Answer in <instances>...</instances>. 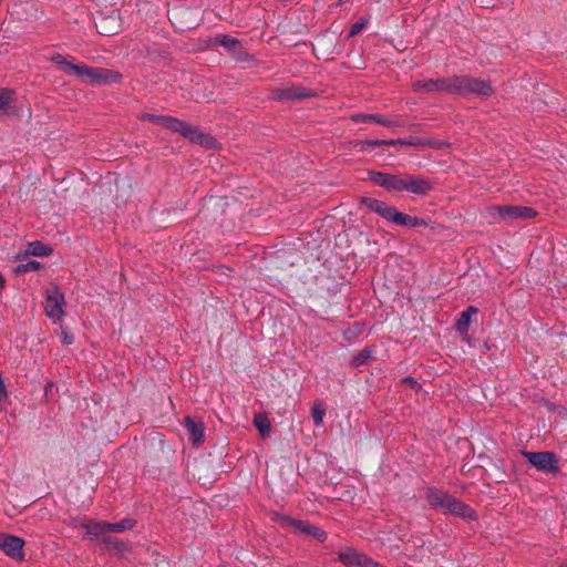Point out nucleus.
Wrapping results in <instances>:
<instances>
[{
    "instance_id": "obj_20",
    "label": "nucleus",
    "mask_w": 567,
    "mask_h": 567,
    "mask_svg": "<svg viewBox=\"0 0 567 567\" xmlns=\"http://www.w3.org/2000/svg\"><path fill=\"white\" fill-rule=\"evenodd\" d=\"M477 308L474 306L467 307L464 311L461 312L460 317L455 322V329L460 333H467L472 320V316L477 313Z\"/></svg>"
},
{
    "instance_id": "obj_10",
    "label": "nucleus",
    "mask_w": 567,
    "mask_h": 567,
    "mask_svg": "<svg viewBox=\"0 0 567 567\" xmlns=\"http://www.w3.org/2000/svg\"><path fill=\"white\" fill-rule=\"evenodd\" d=\"M24 540L16 535L0 533V550L14 560H24Z\"/></svg>"
},
{
    "instance_id": "obj_1",
    "label": "nucleus",
    "mask_w": 567,
    "mask_h": 567,
    "mask_svg": "<svg viewBox=\"0 0 567 567\" xmlns=\"http://www.w3.org/2000/svg\"><path fill=\"white\" fill-rule=\"evenodd\" d=\"M138 118L144 122H150L155 125L166 127L173 133H178L183 137L190 142L204 146L209 150H215L218 146V142L215 137L209 134L202 132L197 126L187 123L177 117L168 115H157L153 113H141Z\"/></svg>"
},
{
    "instance_id": "obj_7",
    "label": "nucleus",
    "mask_w": 567,
    "mask_h": 567,
    "mask_svg": "<svg viewBox=\"0 0 567 567\" xmlns=\"http://www.w3.org/2000/svg\"><path fill=\"white\" fill-rule=\"evenodd\" d=\"M415 93H436L453 95V75L449 78L416 80L412 83Z\"/></svg>"
},
{
    "instance_id": "obj_6",
    "label": "nucleus",
    "mask_w": 567,
    "mask_h": 567,
    "mask_svg": "<svg viewBox=\"0 0 567 567\" xmlns=\"http://www.w3.org/2000/svg\"><path fill=\"white\" fill-rule=\"evenodd\" d=\"M488 214L494 219L511 223L514 220H525L534 218L536 216V210L526 206L493 205L488 207Z\"/></svg>"
},
{
    "instance_id": "obj_18",
    "label": "nucleus",
    "mask_w": 567,
    "mask_h": 567,
    "mask_svg": "<svg viewBox=\"0 0 567 567\" xmlns=\"http://www.w3.org/2000/svg\"><path fill=\"white\" fill-rule=\"evenodd\" d=\"M274 519L280 523H285L289 526H291L296 532H299L305 535H309L310 527L312 524H310L308 520H301V519H295L290 516L282 515L279 513L274 514Z\"/></svg>"
},
{
    "instance_id": "obj_29",
    "label": "nucleus",
    "mask_w": 567,
    "mask_h": 567,
    "mask_svg": "<svg viewBox=\"0 0 567 567\" xmlns=\"http://www.w3.org/2000/svg\"><path fill=\"white\" fill-rule=\"evenodd\" d=\"M369 23V20L365 18H361L359 21L354 22L349 31L348 37L353 38L357 35L363 28H365Z\"/></svg>"
},
{
    "instance_id": "obj_21",
    "label": "nucleus",
    "mask_w": 567,
    "mask_h": 567,
    "mask_svg": "<svg viewBox=\"0 0 567 567\" xmlns=\"http://www.w3.org/2000/svg\"><path fill=\"white\" fill-rule=\"evenodd\" d=\"M185 426L192 437V441L195 444L200 443L203 441L204 430L202 423H197L196 421L187 416L185 419Z\"/></svg>"
},
{
    "instance_id": "obj_32",
    "label": "nucleus",
    "mask_w": 567,
    "mask_h": 567,
    "mask_svg": "<svg viewBox=\"0 0 567 567\" xmlns=\"http://www.w3.org/2000/svg\"><path fill=\"white\" fill-rule=\"evenodd\" d=\"M254 424L256 425V427L259 430V432L261 434L270 431V425H269L267 419H261L259 416H256L254 420Z\"/></svg>"
},
{
    "instance_id": "obj_14",
    "label": "nucleus",
    "mask_w": 567,
    "mask_h": 567,
    "mask_svg": "<svg viewBox=\"0 0 567 567\" xmlns=\"http://www.w3.org/2000/svg\"><path fill=\"white\" fill-rule=\"evenodd\" d=\"M310 96V92L301 86H287L274 91L277 101H298Z\"/></svg>"
},
{
    "instance_id": "obj_24",
    "label": "nucleus",
    "mask_w": 567,
    "mask_h": 567,
    "mask_svg": "<svg viewBox=\"0 0 567 567\" xmlns=\"http://www.w3.org/2000/svg\"><path fill=\"white\" fill-rule=\"evenodd\" d=\"M372 349L364 348L361 351L354 353L351 359V364L354 367H360L365 364L372 357Z\"/></svg>"
},
{
    "instance_id": "obj_22",
    "label": "nucleus",
    "mask_w": 567,
    "mask_h": 567,
    "mask_svg": "<svg viewBox=\"0 0 567 567\" xmlns=\"http://www.w3.org/2000/svg\"><path fill=\"white\" fill-rule=\"evenodd\" d=\"M350 144L357 152H370L374 147L385 145V142L384 140H354Z\"/></svg>"
},
{
    "instance_id": "obj_30",
    "label": "nucleus",
    "mask_w": 567,
    "mask_h": 567,
    "mask_svg": "<svg viewBox=\"0 0 567 567\" xmlns=\"http://www.w3.org/2000/svg\"><path fill=\"white\" fill-rule=\"evenodd\" d=\"M308 536L319 540L320 543H323L328 537L327 533L316 525H311Z\"/></svg>"
},
{
    "instance_id": "obj_15",
    "label": "nucleus",
    "mask_w": 567,
    "mask_h": 567,
    "mask_svg": "<svg viewBox=\"0 0 567 567\" xmlns=\"http://www.w3.org/2000/svg\"><path fill=\"white\" fill-rule=\"evenodd\" d=\"M350 118L352 122L355 123H375L379 125H383L385 127L401 126V123L399 121L389 120L382 114L355 113L352 114Z\"/></svg>"
},
{
    "instance_id": "obj_36",
    "label": "nucleus",
    "mask_w": 567,
    "mask_h": 567,
    "mask_svg": "<svg viewBox=\"0 0 567 567\" xmlns=\"http://www.w3.org/2000/svg\"><path fill=\"white\" fill-rule=\"evenodd\" d=\"M9 103V96L7 92L0 90V107L7 105Z\"/></svg>"
},
{
    "instance_id": "obj_2",
    "label": "nucleus",
    "mask_w": 567,
    "mask_h": 567,
    "mask_svg": "<svg viewBox=\"0 0 567 567\" xmlns=\"http://www.w3.org/2000/svg\"><path fill=\"white\" fill-rule=\"evenodd\" d=\"M52 61L62 70L70 72L92 85H109L117 83L122 75L111 69L93 68L86 64H73L60 54L52 56Z\"/></svg>"
},
{
    "instance_id": "obj_5",
    "label": "nucleus",
    "mask_w": 567,
    "mask_h": 567,
    "mask_svg": "<svg viewBox=\"0 0 567 567\" xmlns=\"http://www.w3.org/2000/svg\"><path fill=\"white\" fill-rule=\"evenodd\" d=\"M45 315L51 319L53 323H60L65 316V298L62 290L53 285L45 290L44 301Z\"/></svg>"
},
{
    "instance_id": "obj_16",
    "label": "nucleus",
    "mask_w": 567,
    "mask_h": 567,
    "mask_svg": "<svg viewBox=\"0 0 567 567\" xmlns=\"http://www.w3.org/2000/svg\"><path fill=\"white\" fill-rule=\"evenodd\" d=\"M367 555L359 553L353 547L341 549L338 554V560L347 567H362Z\"/></svg>"
},
{
    "instance_id": "obj_23",
    "label": "nucleus",
    "mask_w": 567,
    "mask_h": 567,
    "mask_svg": "<svg viewBox=\"0 0 567 567\" xmlns=\"http://www.w3.org/2000/svg\"><path fill=\"white\" fill-rule=\"evenodd\" d=\"M52 252V248L43 244L42 241L34 240L28 244L27 254L35 257L49 256Z\"/></svg>"
},
{
    "instance_id": "obj_27",
    "label": "nucleus",
    "mask_w": 567,
    "mask_h": 567,
    "mask_svg": "<svg viewBox=\"0 0 567 567\" xmlns=\"http://www.w3.org/2000/svg\"><path fill=\"white\" fill-rule=\"evenodd\" d=\"M39 268H40V262L39 261L29 260L27 262L18 265L13 269V272H14L16 276H20V275H23V274H27V272H30V271L38 270Z\"/></svg>"
},
{
    "instance_id": "obj_12",
    "label": "nucleus",
    "mask_w": 567,
    "mask_h": 567,
    "mask_svg": "<svg viewBox=\"0 0 567 567\" xmlns=\"http://www.w3.org/2000/svg\"><path fill=\"white\" fill-rule=\"evenodd\" d=\"M214 43L227 49L228 53L236 60H244V58L247 56L241 42L237 38L219 34L214 38Z\"/></svg>"
},
{
    "instance_id": "obj_13",
    "label": "nucleus",
    "mask_w": 567,
    "mask_h": 567,
    "mask_svg": "<svg viewBox=\"0 0 567 567\" xmlns=\"http://www.w3.org/2000/svg\"><path fill=\"white\" fill-rule=\"evenodd\" d=\"M444 512L462 518L476 519L475 511L453 495L450 496Z\"/></svg>"
},
{
    "instance_id": "obj_37",
    "label": "nucleus",
    "mask_w": 567,
    "mask_h": 567,
    "mask_svg": "<svg viewBox=\"0 0 567 567\" xmlns=\"http://www.w3.org/2000/svg\"><path fill=\"white\" fill-rule=\"evenodd\" d=\"M73 340H74V339H73V336H71V334H69V333H66V332H63V339H62V341H63V343H64V344H68V346H69V344H72V343H73Z\"/></svg>"
},
{
    "instance_id": "obj_11",
    "label": "nucleus",
    "mask_w": 567,
    "mask_h": 567,
    "mask_svg": "<svg viewBox=\"0 0 567 567\" xmlns=\"http://www.w3.org/2000/svg\"><path fill=\"white\" fill-rule=\"evenodd\" d=\"M404 190L419 196H426L433 189V183L424 177L406 174Z\"/></svg>"
},
{
    "instance_id": "obj_3",
    "label": "nucleus",
    "mask_w": 567,
    "mask_h": 567,
    "mask_svg": "<svg viewBox=\"0 0 567 567\" xmlns=\"http://www.w3.org/2000/svg\"><path fill=\"white\" fill-rule=\"evenodd\" d=\"M362 204L371 212L378 214L386 221L393 223L400 226L408 227H426L429 221L415 216H410L404 213L396 210L394 206L386 204L383 200L365 197Z\"/></svg>"
},
{
    "instance_id": "obj_19",
    "label": "nucleus",
    "mask_w": 567,
    "mask_h": 567,
    "mask_svg": "<svg viewBox=\"0 0 567 567\" xmlns=\"http://www.w3.org/2000/svg\"><path fill=\"white\" fill-rule=\"evenodd\" d=\"M274 519L280 523H285L289 526H291L296 532H299L305 535H309L310 527L312 524H310L308 520H301V519H295L290 516L282 515L279 513L274 514Z\"/></svg>"
},
{
    "instance_id": "obj_33",
    "label": "nucleus",
    "mask_w": 567,
    "mask_h": 567,
    "mask_svg": "<svg viewBox=\"0 0 567 567\" xmlns=\"http://www.w3.org/2000/svg\"><path fill=\"white\" fill-rule=\"evenodd\" d=\"M362 332V327L359 323H354L352 328H349L343 332V337L346 340L350 341L352 336Z\"/></svg>"
},
{
    "instance_id": "obj_26",
    "label": "nucleus",
    "mask_w": 567,
    "mask_h": 567,
    "mask_svg": "<svg viewBox=\"0 0 567 567\" xmlns=\"http://www.w3.org/2000/svg\"><path fill=\"white\" fill-rule=\"evenodd\" d=\"M109 523L101 522L95 523L86 526V532L92 538H97L106 533H110L109 529H106V526Z\"/></svg>"
},
{
    "instance_id": "obj_38",
    "label": "nucleus",
    "mask_w": 567,
    "mask_h": 567,
    "mask_svg": "<svg viewBox=\"0 0 567 567\" xmlns=\"http://www.w3.org/2000/svg\"><path fill=\"white\" fill-rule=\"evenodd\" d=\"M4 278L2 277V275H0V289L4 287Z\"/></svg>"
},
{
    "instance_id": "obj_31",
    "label": "nucleus",
    "mask_w": 567,
    "mask_h": 567,
    "mask_svg": "<svg viewBox=\"0 0 567 567\" xmlns=\"http://www.w3.org/2000/svg\"><path fill=\"white\" fill-rule=\"evenodd\" d=\"M324 410L320 408L319 405H315L312 408V417L316 426H322L323 425V416H324Z\"/></svg>"
},
{
    "instance_id": "obj_39",
    "label": "nucleus",
    "mask_w": 567,
    "mask_h": 567,
    "mask_svg": "<svg viewBox=\"0 0 567 567\" xmlns=\"http://www.w3.org/2000/svg\"><path fill=\"white\" fill-rule=\"evenodd\" d=\"M348 1H349V0H339V1H338V6H342V4H344L346 2H348Z\"/></svg>"
},
{
    "instance_id": "obj_34",
    "label": "nucleus",
    "mask_w": 567,
    "mask_h": 567,
    "mask_svg": "<svg viewBox=\"0 0 567 567\" xmlns=\"http://www.w3.org/2000/svg\"><path fill=\"white\" fill-rule=\"evenodd\" d=\"M103 542L114 549L121 550L123 548V543L118 538L104 537Z\"/></svg>"
},
{
    "instance_id": "obj_17",
    "label": "nucleus",
    "mask_w": 567,
    "mask_h": 567,
    "mask_svg": "<svg viewBox=\"0 0 567 567\" xmlns=\"http://www.w3.org/2000/svg\"><path fill=\"white\" fill-rule=\"evenodd\" d=\"M450 496L451 494L436 487H427L425 491L426 502L433 508H440L444 511Z\"/></svg>"
},
{
    "instance_id": "obj_35",
    "label": "nucleus",
    "mask_w": 567,
    "mask_h": 567,
    "mask_svg": "<svg viewBox=\"0 0 567 567\" xmlns=\"http://www.w3.org/2000/svg\"><path fill=\"white\" fill-rule=\"evenodd\" d=\"M403 384L409 385L411 389H414L415 391L421 390V384L411 375L404 377L401 381Z\"/></svg>"
},
{
    "instance_id": "obj_8",
    "label": "nucleus",
    "mask_w": 567,
    "mask_h": 567,
    "mask_svg": "<svg viewBox=\"0 0 567 567\" xmlns=\"http://www.w3.org/2000/svg\"><path fill=\"white\" fill-rule=\"evenodd\" d=\"M406 174H390L386 172L371 171L369 172V179L377 186L384 188L388 192H403L405 185Z\"/></svg>"
},
{
    "instance_id": "obj_4",
    "label": "nucleus",
    "mask_w": 567,
    "mask_h": 567,
    "mask_svg": "<svg viewBox=\"0 0 567 567\" xmlns=\"http://www.w3.org/2000/svg\"><path fill=\"white\" fill-rule=\"evenodd\" d=\"M493 93L488 80L476 79L471 75H453V95L463 97L489 96Z\"/></svg>"
},
{
    "instance_id": "obj_9",
    "label": "nucleus",
    "mask_w": 567,
    "mask_h": 567,
    "mask_svg": "<svg viewBox=\"0 0 567 567\" xmlns=\"http://www.w3.org/2000/svg\"><path fill=\"white\" fill-rule=\"evenodd\" d=\"M528 463L537 471L544 473H557L559 471L558 460L554 452H523Z\"/></svg>"
},
{
    "instance_id": "obj_28",
    "label": "nucleus",
    "mask_w": 567,
    "mask_h": 567,
    "mask_svg": "<svg viewBox=\"0 0 567 567\" xmlns=\"http://www.w3.org/2000/svg\"><path fill=\"white\" fill-rule=\"evenodd\" d=\"M385 145L394 146V145H405V146H420L425 145V143L421 142L417 138L409 137V138H399V140H384Z\"/></svg>"
},
{
    "instance_id": "obj_25",
    "label": "nucleus",
    "mask_w": 567,
    "mask_h": 567,
    "mask_svg": "<svg viewBox=\"0 0 567 567\" xmlns=\"http://www.w3.org/2000/svg\"><path fill=\"white\" fill-rule=\"evenodd\" d=\"M135 524V520L132 518L123 519L118 523H109L106 526V529H109L110 533H122L126 529H131Z\"/></svg>"
}]
</instances>
